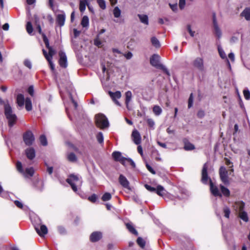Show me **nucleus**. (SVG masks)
Listing matches in <instances>:
<instances>
[{
	"label": "nucleus",
	"mask_w": 250,
	"mask_h": 250,
	"mask_svg": "<svg viewBox=\"0 0 250 250\" xmlns=\"http://www.w3.org/2000/svg\"><path fill=\"white\" fill-rule=\"evenodd\" d=\"M208 167V166L207 163H205L203 166L202 170L201 181L203 183L207 184L208 183V180H209L210 190L211 191V193L214 196H219L220 197H221L222 194L219 191L218 188L213 185L211 179L208 176L207 173Z\"/></svg>",
	"instance_id": "1"
},
{
	"label": "nucleus",
	"mask_w": 250,
	"mask_h": 250,
	"mask_svg": "<svg viewBox=\"0 0 250 250\" xmlns=\"http://www.w3.org/2000/svg\"><path fill=\"white\" fill-rule=\"evenodd\" d=\"M66 181L75 192L78 191V188L81 187L83 183L82 178L73 174H70Z\"/></svg>",
	"instance_id": "2"
},
{
	"label": "nucleus",
	"mask_w": 250,
	"mask_h": 250,
	"mask_svg": "<svg viewBox=\"0 0 250 250\" xmlns=\"http://www.w3.org/2000/svg\"><path fill=\"white\" fill-rule=\"evenodd\" d=\"M4 114L8 122V125L10 127L13 126L16 123L17 117L13 112L11 106L8 103H5L4 105Z\"/></svg>",
	"instance_id": "3"
},
{
	"label": "nucleus",
	"mask_w": 250,
	"mask_h": 250,
	"mask_svg": "<svg viewBox=\"0 0 250 250\" xmlns=\"http://www.w3.org/2000/svg\"><path fill=\"white\" fill-rule=\"evenodd\" d=\"M160 57L159 55L156 54H153L150 58V63L152 66L156 68L162 69L166 74L169 76L170 74L168 70L164 65L160 63Z\"/></svg>",
	"instance_id": "4"
},
{
	"label": "nucleus",
	"mask_w": 250,
	"mask_h": 250,
	"mask_svg": "<svg viewBox=\"0 0 250 250\" xmlns=\"http://www.w3.org/2000/svg\"><path fill=\"white\" fill-rule=\"evenodd\" d=\"M95 122L97 126L101 129H104L109 126L107 118L103 114L100 113L95 116Z\"/></svg>",
	"instance_id": "5"
},
{
	"label": "nucleus",
	"mask_w": 250,
	"mask_h": 250,
	"mask_svg": "<svg viewBox=\"0 0 250 250\" xmlns=\"http://www.w3.org/2000/svg\"><path fill=\"white\" fill-rule=\"evenodd\" d=\"M38 223H33L35 229L37 233L41 237L44 236L48 232V229L44 225H42L41 221L39 218H37Z\"/></svg>",
	"instance_id": "6"
},
{
	"label": "nucleus",
	"mask_w": 250,
	"mask_h": 250,
	"mask_svg": "<svg viewBox=\"0 0 250 250\" xmlns=\"http://www.w3.org/2000/svg\"><path fill=\"white\" fill-rule=\"evenodd\" d=\"M17 169L20 173H22L25 177H31L34 173V169L32 167L27 168L24 171L22 169V164L20 162H18L16 165Z\"/></svg>",
	"instance_id": "7"
},
{
	"label": "nucleus",
	"mask_w": 250,
	"mask_h": 250,
	"mask_svg": "<svg viewBox=\"0 0 250 250\" xmlns=\"http://www.w3.org/2000/svg\"><path fill=\"white\" fill-rule=\"evenodd\" d=\"M193 66L201 72L206 71L203 59L200 57L195 58L192 62Z\"/></svg>",
	"instance_id": "8"
},
{
	"label": "nucleus",
	"mask_w": 250,
	"mask_h": 250,
	"mask_svg": "<svg viewBox=\"0 0 250 250\" xmlns=\"http://www.w3.org/2000/svg\"><path fill=\"white\" fill-rule=\"evenodd\" d=\"M23 138L24 142L27 146L31 145L35 140L34 136L31 131L25 132L23 134Z\"/></svg>",
	"instance_id": "9"
},
{
	"label": "nucleus",
	"mask_w": 250,
	"mask_h": 250,
	"mask_svg": "<svg viewBox=\"0 0 250 250\" xmlns=\"http://www.w3.org/2000/svg\"><path fill=\"white\" fill-rule=\"evenodd\" d=\"M219 175L222 182L226 185L229 184L228 180V171L224 167H221L219 169Z\"/></svg>",
	"instance_id": "10"
},
{
	"label": "nucleus",
	"mask_w": 250,
	"mask_h": 250,
	"mask_svg": "<svg viewBox=\"0 0 250 250\" xmlns=\"http://www.w3.org/2000/svg\"><path fill=\"white\" fill-rule=\"evenodd\" d=\"M43 41L45 44L46 47L48 49V56L52 59L53 56L55 54V50L49 45V40L45 34H42Z\"/></svg>",
	"instance_id": "11"
},
{
	"label": "nucleus",
	"mask_w": 250,
	"mask_h": 250,
	"mask_svg": "<svg viewBox=\"0 0 250 250\" xmlns=\"http://www.w3.org/2000/svg\"><path fill=\"white\" fill-rule=\"evenodd\" d=\"M112 157L115 161L120 162L124 165H125L127 158L123 157L121 152L119 151H115L113 152Z\"/></svg>",
	"instance_id": "12"
},
{
	"label": "nucleus",
	"mask_w": 250,
	"mask_h": 250,
	"mask_svg": "<svg viewBox=\"0 0 250 250\" xmlns=\"http://www.w3.org/2000/svg\"><path fill=\"white\" fill-rule=\"evenodd\" d=\"M59 55L60 56V59L59 61L60 65L63 68H66L67 66V57L65 55V53L61 51L59 53Z\"/></svg>",
	"instance_id": "13"
},
{
	"label": "nucleus",
	"mask_w": 250,
	"mask_h": 250,
	"mask_svg": "<svg viewBox=\"0 0 250 250\" xmlns=\"http://www.w3.org/2000/svg\"><path fill=\"white\" fill-rule=\"evenodd\" d=\"M108 94L112 99V100L114 101V102L117 105L119 106H121V104L120 103L117 101V99H120L121 97V93L119 91H117L115 92H113L112 91H109Z\"/></svg>",
	"instance_id": "14"
},
{
	"label": "nucleus",
	"mask_w": 250,
	"mask_h": 250,
	"mask_svg": "<svg viewBox=\"0 0 250 250\" xmlns=\"http://www.w3.org/2000/svg\"><path fill=\"white\" fill-rule=\"evenodd\" d=\"M120 184L125 188L130 189L129 183L127 179L123 175L121 174L119 178Z\"/></svg>",
	"instance_id": "15"
},
{
	"label": "nucleus",
	"mask_w": 250,
	"mask_h": 250,
	"mask_svg": "<svg viewBox=\"0 0 250 250\" xmlns=\"http://www.w3.org/2000/svg\"><path fill=\"white\" fill-rule=\"evenodd\" d=\"M132 137L134 143L136 145H139L141 142V137L139 132L136 130H133L132 133Z\"/></svg>",
	"instance_id": "16"
},
{
	"label": "nucleus",
	"mask_w": 250,
	"mask_h": 250,
	"mask_svg": "<svg viewBox=\"0 0 250 250\" xmlns=\"http://www.w3.org/2000/svg\"><path fill=\"white\" fill-rule=\"evenodd\" d=\"M102 237V234L99 231H95L92 233L90 236V241L95 242L100 240Z\"/></svg>",
	"instance_id": "17"
},
{
	"label": "nucleus",
	"mask_w": 250,
	"mask_h": 250,
	"mask_svg": "<svg viewBox=\"0 0 250 250\" xmlns=\"http://www.w3.org/2000/svg\"><path fill=\"white\" fill-rule=\"evenodd\" d=\"M25 154L29 159L32 160L35 157V149L32 147L28 148L25 150Z\"/></svg>",
	"instance_id": "18"
},
{
	"label": "nucleus",
	"mask_w": 250,
	"mask_h": 250,
	"mask_svg": "<svg viewBox=\"0 0 250 250\" xmlns=\"http://www.w3.org/2000/svg\"><path fill=\"white\" fill-rule=\"evenodd\" d=\"M65 15L64 14H58L57 16L56 21L60 26H62L64 24Z\"/></svg>",
	"instance_id": "19"
},
{
	"label": "nucleus",
	"mask_w": 250,
	"mask_h": 250,
	"mask_svg": "<svg viewBox=\"0 0 250 250\" xmlns=\"http://www.w3.org/2000/svg\"><path fill=\"white\" fill-rule=\"evenodd\" d=\"M125 103L126 106V107L129 109V104L131 102L132 97V94L130 91H127L125 93Z\"/></svg>",
	"instance_id": "20"
},
{
	"label": "nucleus",
	"mask_w": 250,
	"mask_h": 250,
	"mask_svg": "<svg viewBox=\"0 0 250 250\" xmlns=\"http://www.w3.org/2000/svg\"><path fill=\"white\" fill-rule=\"evenodd\" d=\"M138 17L140 21L145 24V25H148L149 22H148V17L145 14H138Z\"/></svg>",
	"instance_id": "21"
},
{
	"label": "nucleus",
	"mask_w": 250,
	"mask_h": 250,
	"mask_svg": "<svg viewBox=\"0 0 250 250\" xmlns=\"http://www.w3.org/2000/svg\"><path fill=\"white\" fill-rule=\"evenodd\" d=\"M241 16L244 17L247 21H250V8H245L241 13Z\"/></svg>",
	"instance_id": "22"
},
{
	"label": "nucleus",
	"mask_w": 250,
	"mask_h": 250,
	"mask_svg": "<svg viewBox=\"0 0 250 250\" xmlns=\"http://www.w3.org/2000/svg\"><path fill=\"white\" fill-rule=\"evenodd\" d=\"M235 209L239 212L243 211V209L245 207V204L243 202H238L235 203L234 205Z\"/></svg>",
	"instance_id": "23"
},
{
	"label": "nucleus",
	"mask_w": 250,
	"mask_h": 250,
	"mask_svg": "<svg viewBox=\"0 0 250 250\" xmlns=\"http://www.w3.org/2000/svg\"><path fill=\"white\" fill-rule=\"evenodd\" d=\"M166 190L163 187L158 185L157 187L156 193L159 196H163L166 194Z\"/></svg>",
	"instance_id": "24"
},
{
	"label": "nucleus",
	"mask_w": 250,
	"mask_h": 250,
	"mask_svg": "<svg viewBox=\"0 0 250 250\" xmlns=\"http://www.w3.org/2000/svg\"><path fill=\"white\" fill-rule=\"evenodd\" d=\"M218 52L221 58L224 59H226L227 61V63L229 68H230V64L229 61L227 59L226 55L223 50V49L220 46L218 47Z\"/></svg>",
	"instance_id": "25"
},
{
	"label": "nucleus",
	"mask_w": 250,
	"mask_h": 250,
	"mask_svg": "<svg viewBox=\"0 0 250 250\" xmlns=\"http://www.w3.org/2000/svg\"><path fill=\"white\" fill-rule=\"evenodd\" d=\"M24 98L22 94H19L17 97V102L20 106H22L24 104Z\"/></svg>",
	"instance_id": "26"
},
{
	"label": "nucleus",
	"mask_w": 250,
	"mask_h": 250,
	"mask_svg": "<svg viewBox=\"0 0 250 250\" xmlns=\"http://www.w3.org/2000/svg\"><path fill=\"white\" fill-rule=\"evenodd\" d=\"M67 160L71 162H76L77 161V157L76 155L73 153H68L67 154Z\"/></svg>",
	"instance_id": "27"
},
{
	"label": "nucleus",
	"mask_w": 250,
	"mask_h": 250,
	"mask_svg": "<svg viewBox=\"0 0 250 250\" xmlns=\"http://www.w3.org/2000/svg\"><path fill=\"white\" fill-rule=\"evenodd\" d=\"M126 227L128 230L131 232L132 233L135 234V235H138V233L137 230L135 229L132 224L131 223H126Z\"/></svg>",
	"instance_id": "28"
},
{
	"label": "nucleus",
	"mask_w": 250,
	"mask_h": 250,
	"mask_svg": "<svg viewBox=\"0 0 250 250\" xmlns=\"http://www.w3.org/2000/svg\"><path fill=\"white\" fill-rule=\"evenodd\" d=\"M113 14L115 18H119L121 17V10L118 6H116L114 8L113 10Z\"/></svg>",
	"instance_id": "29"
},
{
	"label": "nucleus",
	"mask_w": 250,
	"mask_h": 250,
	"mask_svg": "<svg viewBox=\"0 0 250 250\" xmlns=\"http://www.w3.org/2000/svg\"><path fill=\"white\" fill-rule=\"evenodd\" d=\"M220 188L222 194L226 197H229L230 195V191L228 188L225 187L224 186L220 185Z\"/></svg>",
	"instance_id": "30"
},
{
	"label": "nucleus",
	"mask_w": 250,
	"mask_h": 250,
	"mask_svg": "<svg viewBox=\"0 0 250 250\" xmlns=\"http://www.w3.org/2000/svg\"><path fill=\"white\" fill-rule=\"evenodd\" d=\"M25 108L27 111H30L32 110V106L31 100L29 98H26L25 101Z\"/></svg>",
	"instance_id": "31"
},
{
	"label": "nucleus",
	"mask_w": 250,
	"mask_h": 250,
	"mask_svg": "<svg viewBox=\"0 0 250 250\" xmlns=\"http://www.w3.org/2000/svg\"><path fill=\"white\" fill-rule=\"evenodd\" d=\"M81 25L83 27H87L89 25V19L86 16H84L81 21Z\"/></svg>",
	"instance_id": "32"
},
{
	"label": "nucleus",
	"mask_w": 250,
	"mask_h": 250,
	"mask_svg": "<svg viewBox=\"0 0 250 250\" xmlns=\"http://www.w3.org/2000/svg\"><path fill=\"white\" fill-rule=\"evenodd\" d=\"M151 42L152 44L156 48H159L161 46L159 40L155 37H153L151 38Z\"/></svg>",
	"instance_id": "33"
},
{
	"label": "nucleus",
	"mask_w": 250,
	"mask_h": 250,
	"mask_svg": "<svg viewBox=\"0 0 250 250\" xmlns=\"http://www.w3.org/2000/svg\"><path fill=\"white\" fill-rule=\"evenodd\" d=\"M214 33L218 38H220L222 36V32L219 27L218 25H214Z\"/></svg>",
	"instance_id": "34"
},
{
	"label": "nucleus",
	"mask_w": 250,
	"mask_h": 250,
	"mask_svg": "<svg viewBox=\"0 0 250 250\" xmlns=\"http://www.w3.org/2000/svg\"><path fill=\"white\" fill-rule=\"evenodd\" d=\"M153 111L156 116H159L162 113V110L159 106L155 105L153 108Z\"/></svg>",
	"instance_id": "35"
},
{
	"label": "nucleus",
	"mask_w": 250,
	"mask_h": 250,
	"mask_svg": "<svg viewBox=\"0 0 250 250\" xmlns=\"http://www.w3.org/2000/svg\"><path fill=\"white\" fill-rule=\"evenodd\" d=\"M239 216L240 218L245 222L248 221V217L246 212L243 211L239 213Z\"/></svg>",
	"instance_id": "36"
},
{
	"label": "nucleus",
	"mask_w": 250,
	"mask_h": 250,
	"mask_svg": "<svg viewBox=\"0 0 250 250\" xmlns=\"http://www.w3.org/2000/svg\"><path fill=\"white\" fill-rule=\"evenodd\" d=\"M195 148L194 145L189 142H185L184 149L186 150H191Z\"/></svg>",
	"instance_id": "37"
},
{
	"label": "nucleus",
	"mask_w": 250,
	"mask_h": 250,
	"mask_svg": "<svg viewBox=\"0 0 250 250\" xmlns=\"http://www.w3.org/2000/svg\"><path fill=\"white\" fill-rule=\"evenodd\" d=\"M137 243L138 244V245L142 248H144L146 245L145 241L140 237L137 238Z\"/></svg>",
	"instance_id": "38"
},
{
	"label": "nucleus",
	"mask_w": 250,
	"mask_h": 250,
	"mask_svg": "<svg viewBox=\"0 0 250 250\" xmlns=\"http://www.w3.org/2000/svg\"><path fill=\"white\" fill-rule=\"evenodd\" d=\"M97 2L102 9L104 10L106 8V4L104 0H97Z\"/></svg>",
	"instance_id": "39"
},
{
	"label": "nucleus",
	"mask_w": 250,
	"mask_h": 250,
	"mask_svg": "<svg viewBox=\"0 0 250 250\" xmlns=\"http://www.w3.org/2000/svg\"><path fill=\"white\" fill-rule=\"evenodd\" d=\"M111 198V195L110 193H105L102 197V200L103 201H107L110 200Z\"/></svg>",
	"instance_id": "40"
},
{
	"label": "nucleus",
	"mask_w": 250,
	"mask_h": 250,
	"mask_svg": "<svg viewBox=\"0 0 250 250\" xmlns=\"http://www.w3.org/2000/svg\"><path fill=\"white\" fill-rule=\"evenodd\" d=\"M26 31L27 33L31 35L33 32V27L31 22L28 21L26 24Z\"/></svg>",
	"instance_id": "41"
},
{
	"label": "nucleus",
	"mask_w": 250,
	"mask_h": 250,
	"mask_svg": "<svg viewBox=\"0 0 250 250\" xmlns=\"http://www.w3.org/2000/svg\"><path fill=\"white\" fill-rule=\"evenodd\" d=\"M86 0H81L80 2V10L83 12L85 10Z\"/></svg>",
	"instance_id": "42"
},
{
	"label": "nucleus",
	"mask_w": 250,
	"mask_h": 250,
	"mask_svg": "<svg viewBox=\"0 0 250 250\" xmlns=\"http://www.w3.org/2000/svg\"><path fill=\"white\" fill-rule=\"evenodd\" d=\"M223 212L225 217L229 218L230 213V210L229 207L225 206L223 208Z\"/></svg>",
	"instance_id": "43"
},
{
	"label": "nucleus",
	"mask_w": 250,
	"mask_h": 250,
	"mask_svg": "<svg viewBox=\"0 0 250 250\" xmlns=\"http://www.w3.org/2000/svg\"><path fill=\"white\" fill-rule=\"evenodd\" d=\"M96 138H97L98 142L100 144H102L103 143L104 136H103V133L101 132H100L97 134V135L96 136Z\"/></svg>",
	"instance_id": "44"
},
{
	"label": "nucleus",
	"mask_w": 250,
	"mask_h": 250,
	"mask_svg": "<svg viewBox=\"0 0 250 250\" xmlns=\"http://www.w3.org/2000/svg\"><path fill=\"white\" fill-rule=\"evenodd\" d=\"M40 141L42 146H45L47 145V140L44 135H42L40 136Z\"/></svg>",
	"instance_id": "45"
},
{
	"label": "nucleus",
	"mask_w": 250,
	"mask_h": 250,
	"mask_svg": "<svg viewBox=\"0 0 250 250\" xmlns=\"http://www.w3.org/2000/svg\"><path fill=\"white\" fill-rule=\"evenodd\" d=\"M244 96L246 100L250 99V92L248 89H245L243 91Z\"/></svg>",
	"instance_id": "46"
},
{
	"label": "nucleus",
	"mask_w": 250,
	"mask_h": 250,
	"mask_svg": "<svg viewBox=\"0 0 250 250\" xmlns=\"http://www.w3.org/2000/svg\"><path fill=\"white\" fill-rule=\"evenodd\" d=\"M193 94L191 93L188 99V107L189 108H190L193 104Z\"/></svg>",
	"instance_id": "47"
},
{
	"label": "nucleus",
	"mask_w": 250,
	"mask_h": 250,
	"mask_svg": "<svg viewBox=\"0 0 250 250\" xmlns=\"http://www.w3.org/2000/svg\"><path fill=\"white\" fill-rule=\"evenodd\" d=\"M187 29L188 32H189L190 35L192 37H193L194 36L195 31L192 30L191 25L189 24L187 25Z\"/></svg>",
	"instance_id": "48"
},
{
	"label": "nucleus",
	"mask_w": 250,
	"mask_h": 250,
	"mask_svg": "<svg viewBox=\"0 0 250 250\" xmlns=\"http://www.w3.org/2000/svg\"><path fill=\"white\" fill-rule=\"evenodd\" d=\"M145 187L146 188V189L147 190H148V191H149L150 192H156V188L152 187L148 185L147 184H146L145 185Z\"/></svg>",
	"instance_id": "49"
},
{
	"label": "nucleus",
	"mask_w": 250,
	"mask_h": 250,
	"mask_svg": "<svg viewBox=\"0 0 250 250\" xmlns=\"http://www.w3.org/2000/svg\"><path fill=\"white\" fill-rule=\"evenodd\" d=\"M88 199L92 203H95L97 199V196L96 194H93L91 196H89L88 198Z\"/></svg>",
	"instance_id": "50"
},
{
	"label": "nucleus",
	"mask_w": 250,
	"mask_h": 250,
	"mask_svg": "<svg viewBox=\"0 0 250 250\" xmlns=\"http://www.w3.org/2000/svg\"><path fill=\"white\" fill-rule=\"evenodd\" d=\"M69 97L71 100V101L72 102V104H73L75 109H77L78 107V104L73 99L72 95L71 94H69Z\"/></svg>",
	"instance_id": "51"
},
{
	"label": "nucleus",
	"mask_w": 250,
	"mask_h": 250,
	"mask_svg": "<svg viewBox=\"0 0 250 250\" xmlns=\"http://www.w3.org/2000/svg\"><path fill=\"white\" fill-rule=\"evenodd\" d=\"M147 123L148 126L150 127H153L155 125V123L152 119H148L147 120Z\"/></svg>",
	"instance_id": "52"
},
{
	"label": "nucleus",
	"mask_w": 250,
	"mask_h": 250,
	"mask_svg": "<svg viewBox=\"0 0 250 250\" xmlns=\"http://www.w3.org/2000/svg\"><path fill=\"white\" fill-rule=\"evenodd\" d=\"M226 164L228 166H229V165H231L230 166V168H231L230 169V170L231 171V172H233V165H232V163H231V162L228 159H226Z\"/></svg>",
	"instance_id": "53"
},
{
	"label": "nucleus",
	"mask_w": 250,
	"mask_h": 250,
	"mask_svg": "<svg viewBox=\"0 0 250 250\" xmlns=\"http://www.w3.org/2000/svg\"><path fill=\"white\" fill-rule=\"evenodd\" d=\"M186 0H179V6L181 9H183L185 6Z\"/></svg>",
	"instance_id": "54"
},
{
	"label": "nucleus",
	"mask_w": 250,
	"mask_h": 250,
	"mask_svg": "<svg viewBox=\"0 0 250 250\" xmlns=\"http://www.w3.org/2000/svg\"><path fill=\"white\" fill-rule=\"evenodd\" d=\"M24 64L29 68V69H31L32 67V64L31 62L28 60H25L24 62Z\"/></svg>",
	"instance_id": "55"
},
{
	"label": "nucleus",
	"mask_w": 250,
	"mask_h": 250,
	"mask_svg": "<svg viewBox=\"0 0 250 250\" xmlns=\"http://www.w3.org/2000/svg\"><path fill=\"white\" fill-rule=\"evenodd\" d=\"M146 167L148 170L151 172L153 174H155L156 173L155 170L152 168V167L149 165L148 164H146Z\"/></svg>",
	"instance_id": "56"
},
{
	"label": "nucleus",
	"mask_w": 250,
	"mask_h": 250,
	"mask_svg": "<svg viewBox=\"0 0 250 250\" xmlns=\"http://www.w3.org/2000/svg\"><path fill=\"white\" fill-rule=\"evenodd\" d=\"M52 59H48L47 61H48L49 64V65H50V67L51 69V70L52 71H54L55 70V65L54 64H53L52 61Z\"/></svg>",
	"instance_id": "57"
},
{
	"label": "nucleus",
	"mask_w": 250,
	"mask_h": 250,
	"mask_svg": "<svg viewBox=\"0 0 250 250\" xmlns=\"http://www.w3.org/2000/svg\"><path fill=\"white\" fill-rule=\"evenodd\" d=\"M58 230L59 233L61 234H64L66 232L65 229L61 226L58 227Z\"/></svg>",
	"instance_id": "58"
},
{
	"label": "nucleus",
	"mask_w": 250,
	"mask_h": 250,
	"mask_svg": "<svg viewBox=\"0 0 250 250\" xmlns=\"http://www.w3.org/2000/svg\"><path fill=\"white\" fill-rule=\"evenodd\" d=\"M205 116V112L203 110H200L197 113V116L200 118H202Z\"/></svg>",
	"instance_id": "59"
},
{
	"label": "nucleus",
	"mask_w": 250,
	"mask_h": 250,
	"mask_svg": "<svg viewBox=\"0 0 250 250\" xmlns=\"http://www.w3.org/2000/svg\"><path fill=\"white\" fill-rule=\"evenodd\" d=\"M102 71L103 73L106 72L107 73V79H109V75H108V69L105 67L104 65H102Z\"/></svg>",
	"instance_id": "60"
},
{
	"label": "nucleus",
	"mask_w": 250,
	"mask_h": 250,
	"mask_svg": "<svg viewBox=\"0 0 250 250\" xmlns=\"http://www.w3.org/2000/svg\"><path fill=\"white\" fill-rule=\"evenodd\" d=\"M14 203L16 205V206L18 207V208H22L23 205L20 201H19L18 200L15 201Z\"/></svg>",
	"instance_id": "61"
},
{
	"label": "nucleus",
	"mask_w": 250,
	"mask_h": 250,
	"mask_svg": "<svg viewBox=\"0 0 250 250\" xmlns=\"http://www.w3.org/2000/svg\"><path fill=\"white\" fill-rule=\"evenodd\" d=\"M169 6L173 11L175 12L177 10V4H172L169 3Z\"/></svg>",
	"instance_id": "62"
},
{
	"label": "nucleus",
	"mask_w": 250,
	"mask_h": 250,
	"mask_svg": "<svg viewBox=\"0 0 250 250\" xmlns=\"http://www.w3.org/2000/svg\"><path fill=\"white\" fill-rule=\"evenodd\" d=\"M125 57L126 58V59H130L132 57V54L130 52H128L127 53L124 54Z\"/></svg>",
	"instance_id": "63"
},
{
	"label": "nucleus",
	"mask_w": 250,
	"mask_h": 250,
	"mask_svg": "<svg viewBox=\"0 0 250 250\" xmlns=\"http://www.w3.org/2000/svg\"><path fill=\"white\" fill-rule=\"evenodd\" d=\"M28 93L31 95V96H33V93H34V88H33V86H30L28 89Z\"/></svg>",
	"instance_id": "64"
}]
</instances>
